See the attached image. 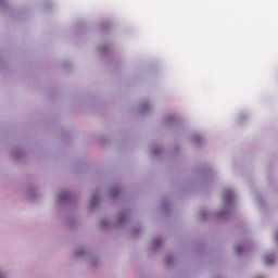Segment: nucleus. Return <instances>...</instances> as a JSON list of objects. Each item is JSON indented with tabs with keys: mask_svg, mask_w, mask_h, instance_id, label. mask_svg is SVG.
<instances>
[{
	"mask_svg": "<svg viewBox=\"0 0 278 278\" xmlns=\"http://www.w3.org/2000/svg\"><path fill=\"white\" fill-rule=\"evenodd\" d=\"M242 251H243L242 247H237V248H236V252H237V253H242Z\"/></svg>",
	"mask_w": 278,
	"mask_h": 278,
	"instance_id": "f257e3e1",
	"label": "nucleus"
}]
</instances>
